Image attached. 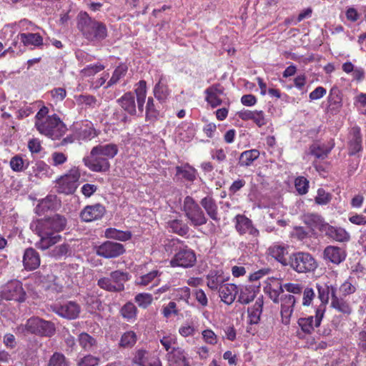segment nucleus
<instances>
[{
	"mask_svg": "<svg viewBox=\"0 0 366 366\" xmlns=\"http://www.w3.org/2000/svg\"><path fill=\"white\" fill-rule=\"evenodd\" d=\"M66 219L60 214L32 221L30 228L40 237L39 241L36 243V247L41 250H46L61 242V235L55 233L63 231L66 228Z\"/></svg>",
	"mask_w": 366,
	"mask_h": 366,
	"instance_id": "f257e3e1",
	"label": "nucleus"
},
{
	"mask_svg": "<svg viewBox=\"0 0 366 366\" xmlns=\"http://www.w3.org/2000/svg\"><path fill=\"white\" fill-rule=\"evenodd\" d=\"M77 27L83 36L89 41H102L107 36L105 24L92 19L86 12L79 14Z\"/></svg>",
	"mask_w": 366,
	"mask_h": 366,
	"instance_id": "f03ea898",
	"label": "nucleus"
},
{
	"mask_svg": "<svg viewBox=\"0 0 366 366\" xmlns=\"http://www.w3.org/2000/svg\"><path fill=\"white\" fill-rule=\"evenodd\" d=\"M182 211L189 224L194 227L204 225L207 218L197 202L190 196H187L183 202Z\"/></svg>",
	"mask_w": 366,
	"mask_h": 366,
	"instance_id": "7ed1b4c3",
	"label": "nucleus"
},
{
	"mask_svg": "<svg viewBox=\"0 0 366 366\" xmlns=\"http://www.w3.org/2000/svg\"><path fill=\"white\" fill-rule=\"evenodd\" d=\"M36 128L40 134L54 140L60 139L66 131L65 124L56 114L48 116L46 120L38 123Z\"/></svg>",
	"mask_w": 366,
	"mask_h": 366,
	"instance_id": "20e7f679",
	"label": "nucleus"
},
{
	"mask_svg": "<svg viewBox=\"0 0 366 366\" xmlns=\"http://www.w3.org/2000/svg\"><path fill=\"white\" fill-rule=\"evenodd\" d=\"M288 266L297 273H307L314 271L317 264L310 253L298 252L289 257Z\"/></svg>",
	"mask_w": 366,
	"mask_h": 366,
	"instance_id": "39448f33",
	"label": "nucleus"
},
{
	"mask_svg": "<svg viewBox=\"0 0 366 366\" xmlns=\"http://www.w3.org/2000/svg\"><path fill=\"white\" fill-rule=\"evenodd\" d=\"M130 279L128 272L115 270L110 273L109 277H102L98 280V285L103 290L112 292L124 290V283Z\"/></svg>",
	"mask_w": 366,
	"mask_h": 366,
	"instance_id": "423d86ee",
	"label": "nucleus"
},
{
	"mask_svg": "<svg viewBox=\"0 0 366 366\" xmlns=\"http://www.w3.org/2000/svg\"><path fill=\"white\" fill-rule=\"evenodd\" d=\"M80 178V172L78 168L73 167L69 172L61 177L56 182L57 191L65 194H73L77 187Z\"/></svg>",
	"mask_w": 366,
	"mask_h": 366,
	"instance_id": "0eeeda50",
	"label": "nucleus"
},
{
	"mask_svg": "<svg viewBox=\"0 0 366 366\" xmlns=\"http://www.w3.org/2000/svg\"><path fill=\"white\" fill-rule=\"evenodd\" d=\"M1 296L6 300L23 302L26 300V292L22 283L18 280H11L4 285L1 289Z\"/></svg>",
	"mask_w": 366,
	"mask_h": 366,
	"instance_id": "6e6552de",
	"label": "nucleus"
},
{
	"mask_svg": "<svg viewBox=\"0 0 366 366\" xmlns=\"http://www.w3.org/2000/svg\"><path fill=\"white\" fill-rule=\"evenodd\" d=\"M30 334L45 337H51L56 331L54 324L37 317L29 319Z\"/></svg>",
	"mask_w": 366,
	"mask_h": 366,
	"instance_id": "1a4fd4ad",
	"label": "nucleus"
},
{
	"mask_svg": "<svg viewBox=\"0 0 366 366\" xmlns=\"http://www.w3.org/2000/svg\"><path fill=\"white\" fill-rule=\"evenodd\" d=\"M196 255L193 250L187 246L179 248L170 260L172 267H181L184 268L192 267L196 262Z\"/></svg>",
	"mask_w": 366,
	"mask_h": 366,
	"instance_id": "9d476101",
	"label": "nucleus"
},
{
	"mask_svg": "<svg viewBox=\"0 0 366 366\" xmlns=\"http://www.w3.org/2000/svg\"><path fill=\"white\" fill-rule=\"evenodd\" d=\"M124 252L125 249L122 244L109 240L96 247L97 254L106 259L117 257Z\"/></svg>",
	"mask_w": 366,
	"mask_h": 366,
	"instance_id": "9b49d317",
	"label": "nucleus"
},
{
	"mask_svg": "<svg viewBox=\"0 0 366 366\" xmlns=\"http://www.w3.org/2000/svg\"><path fill=\"white\" fill-rule=\"evenodd\" d=\"M324 305L318 306L315 310V316L299 318L297 323L301 330L307 334H311L315 327H318L324 317Z\"/></svg>",
	"mask_w": 366,
	"mask_h": 366,
	"instance_id": "f8f14e48",
	"label": "nucleus"
},
{
	"mask_svg": "<svg viewBox=\"0 0 366 366\" xmlns=\"http://www.w3.org/2000/svg\"><path fill=\"white\" fill-rule=\"evenodd\" d=\"M83 162L86 167L94 172H106L110 168L109 159L99 154H92V149L89 156L84 157Z\"/></svg>",
	"mask_w": 366,
	"mask_h": 366,
	"instance_id": "ddd939ff",
	"label": "nucleus"
},
{
	"mask_svg": "<svg viewBox=\"0 0 366 366\" xmlns=\"http://www.w3.org/2000/svg\"><path fill=\"white\" fill-rule=\"evenodd\" d=\"M237 232L240 235L248 234L252 237H257L259 230L254 227L250 219L243 214H237L233 219Z\"/></svg>",
	"mask_w": 366,
	"mask_h": 366,
	"instance_id": "4468645a",
	"label": "nucleus"
},
{
	"mask_svg": "<svg viewBox=\"0 0 366 366\" xmlns=\"http://www.w3.org/2000/svg\"><path fill=\"white\" fill-rule=\"evenodd\" d=\"M51 308L54 312L69 320L77 318L81 311L80 306L73 301H69L62 305L54 304Z\"/></svg>",
	"mask_w": 366,
	"mask_h": 366,
	"instance_id": "2eb2a0df",
	"label": "nucleus"
},
{
	"mask_svg": "<svg viewBox=\"0 0 366 366\" xmlns=\"http://www.w3.org/2000/svg\"><path fill=\"white\" fill-rule=\"evenodd\" d=\"M72 130L78 140L87 141L96 136L93 124L88 120L76 122L72 125Z\"/></svg>",
	"mask_w": 366,
	"mask_h": 366,
	"instance_id": "dca6fc26",
	"label": "nucleus"
},
{
	"mask_svg": "<svg viewBox=\"0 0 366 366\" xmlns=\"http://www.w3.org/2000/svg\"><path fill=\"white\" fill-rule=\"evenodd\" d=\"M323 259L335 264H340L344 262L347 257V252L342 247L334 245H328L323 250Z\"/></svg>",
	"mask_w": 366,
	"mask_h": 366,
	"instance_id": "f3484780",
	"label": "nucleus"
},
{
	"mask_svg": "<svg viewBox=\"0 0 366 366\" xmlns=\"http://www.w3.org/2000/svg\"><path fill=\"white\" fill-rule=\"evenodd\" d=\"M323 232L328 238L339 242H348L351 239L350 233L345 229L329 224L325 225Z\"/></svg>",
	"mask_w": 366,
	"mask_h": 366,
	"instance_id": "a211bd4d",
	"label": "nucleus"
},
{
	"mask_svg": "<svg viewBox=\"0 0 366 366\" xmlns=\"http://www.w3.org/2000/svg\"><path fill=\"white\" fill-rule=\"evenodd\" d=\"M295 297L292 295H285L281 297V316L282 322L284 325L290 324V317L294 310L295 305Z\"/></svg>",
	"mask_w": 366,
	"mask_h": 366,
	"instance_id": "6ab92c4d",
	"label": "nucleus"
},
{
	"mask_svg": "<svg viewBox=\"0 0 366 366\" xmlns=\"http://www.w3.org/2000/svg\"><path fill=\"white\" fill-rule=\"evenodd\" d=\"M105 213L104 207L100 204L85 207L80 213L84 222H92L101 219Z\"/></svg>",
	"mask_w": 366,
	"mask_h": 366,
	"instance_id": "aec40b11",
	"label": "nucleus"
},
{
	"mask_svg": "<svg viewBox=\"0 0 366 366\" xmlns=\"http://www.w3.org/2000/svg\"><path fill=\"white\" fill-rule=\"evenodd\" d=\"M167 360L170 365L189 366V361L186 352L179 347L173 348V350L167 352Z\"/></svg>",
	"mask_w": 366,
	"mask_h": 366,
	"instance_id": "412c9836",
	"label": "nucleus"
},
{
	"mask_svg": "<svg viewBox=\"0 0 366 366\" xmlns=\"http://www.w3.org/2000/svg\"><path fill=\"white\" fill-rule=\"evenodd\" d=\"M219 297L221 300L227 305H232L236 297L237 292H238V286L234 284H224L218 290Z\"/></svg>",
	"mask_w": 366,
	"mask_h": 366,
	"instance_id": "4be33fe9",
	"label": "nucleus"
},
{
	"mask_svg": "<svg viewBox=\"0 0 366 366\" xmlns=\"http://www.w3.org/2000/svg\"><path fill=\"white\" fill-rule=\"evenodd\" d=\"M317 289L318 291V298L321 301L319 306L324 305V313L326 310V305L328 303L330 297L331 300L336 296L337 288L332 285H329L326 283L317 284Z\"/></svg>",
	"mask_w": 366,
	"mask_h": 366,
	"instance_id": "5701e85b",
	"label": "nucleus"
},
{
	"mask_svg": "<svg viewBox=\"0 0 366 366\" xmlns=\"http://www.w3.org/2000/svg\"><path fill=\"white\" fill-rule=\"evenodd\" d=\"M60 206V202L55 195H48L41 199L35 208V212L39 215L43 214L49 210L56 209Z\"/></svg>",
	"mask_w": 366,
	"mask_h": 366,
	"instance_id": "b1692460",
	"label": "nucleus"
},
{
	"mask_svg": "<svg viewBox=\"0 0 366 366\" xmlns=\"http://www.w3.org/2000/svg\"><path fill=\"white\" fill-rule=\"evenodd\" d=\"M153 94L155 98L161 102H164L169 96L170 90L167 85V79L163 74L159 76L158 82L154 87Z\"/></svg>",
	"mask_w": 366,
	"mask_h": 366,
	"instance_id": "393cba45",
	"label": "nucleus"
},
{
	"mask_svg": "<svg viewBox=\"0 0 366 366\" xmlns=\"http://www.w3.org/2000/svg\"><path fill=\"white\" fill-rule=\"evenodd\" d=\"M207 285L212 290H218L227 281L223 272L219 270L210 271L206 276Z\"/></svg>",
	"mask_w": 366,
	"mask_h": 366,
	"instance_id": "a878e982",
	"label": "nucleus"
},
{
	"mask_svg": "<svg viewBox=\"0 0 366 366\" xmlns=\"http://www.w3.org/2000/svg\"><path fill=\"white\" fill-rule=\"evenodd\" d=\"M23 264L27 270H34L40 265L39 253L33 248H27L24 254Z\"/></svg>",
	"mask_w": 366,
	"mask_h": 366,
	"instance_id": "bb28decb",
	"label": "nucleus"
},
{
	"mask_svg": "<svg viewBox=\"0 0 366 366\" xmlns=\"http://www.w3.org/2000/svg\"><path fill=\"white\" fill-rule=\"evenodd\" d=\"M160 274L161 273L158 270H152L149 273L137 278L135 284L138 286L149 287L152 289L159 285V277Z\"/></svg>",
	"mask_w": 366,
	"mask_h": 366,
	"instance_id": "cd10ccee",
	"label": "nucleus"
},
{
	"mask_svg": "<svg viewBox=\"0 0 366 366\" xmlns=\"http://www.w3.org/2000/svg\"><path fill=\"white\" fill-rule=\"evenodd\" d=\"M237 302L242 305H248L256 297V290L252 286L239 285L237 292Z\"/></svg>",
	"mask_w": 366,
	"mask_h": 366,
	"instance_id": "c85d7f7f",
	"label": "nucleus"
},
{
	"mask_svg": "<svg viewBox=\"0 0 366 366\" xmlns=\"http://www.w3.org/2000/svg\"><path fill=\"white\" fill-rule=\"evenodd\" d=\"M288 247L284 244H275L269 247V254L284 266L288 265L286 255L288 254Z\"/></svg>",
	"mask_w": 366,
	"mask_h": 366,
	"instance_id": "c756f323",
	"label": "nucleus"
},
{
	"mask_svg": "<svg viewBox=\"0 0 366 366\" xmlns=\"http://www.w3.org/2000/svg\"><path fill=\"white\" fill-rule=\"evenodd\" d=\"M200 204L207 215L214 221L219 222L220 218L218 215V207L215 200L211 197H205L202 199Z\"/></svg>",
	"mask_w": 366,
	"mask_h": 366,
	"instance_id": "7c9ffc66",
	"label": "nucleus"
},
{
	"mask_svg": "<svg viewBox=\"0 0 366 366\" xmlns=\"http://www.w3.org/2000/svg\"><path fill=\"white\" fill-rule=\"evenodd\" d=\"M267 285H269L266 288V292L268 294L269 298L274 303H279L280 295L284 292L282 285L280 280L277 279L272 278L269 280Z\"/></svg>",
	"mask_w": 366,
	"mask_h": 366,
	"instance_id": "2f4dec72",
	"label": "nucleus"
},
{
	"mask_svg": "<svg viewBox=\"0 0 366 366\" xmlns=\"http://www.w3.org/2000/svg\"><path fill=\"white\" fill-rule=\"evenodd\" d=\"M17 37L24 46L39 47L43 45V38L38 33H20Z\"/></svg>",
	"mask_w": 366,
	"mask_h": 366,
	"instance_id": "473e14b6",
	"label": "nucleus"
},
{
	"mask_svg": "<svg viewBox=\"0 0 366 366\" xmlns=\"http://www.w3.org/2000/svg\"><path fill=\"white\" fill-rule=\"evenodd\" d=\"M92 149V154H99L107 159L114 158L118 153V147L114 144H99Z\"/></svg>",
	"mask_w": 366,
	"mask_h": 366,
	"instance_id": "72a5a7b5",
	"label": "nucleus"
},
{
	"mask_svg": "<svg viewBox=\"0 0 366 366\" xmlns=\"http://www.w3.org/2000/svg\"><path fill=\"white\" fill-rule=\"evenodd\" d=\"M333 147V143L325 144L315 142L310 146V152L317 159H325L327 157Z\"/></svg>",
	"mask_w": 366,
	"mask_h": 366,
	"instance_id": "f704fd0d",
	"label": "nucleus"
},
{
	"mask_svg": "<svg viewBox=\"0 0 366 366\" xmlns=\"http://www.w3.org/2000/svg\"><path fill=\"white\" fill-rule=\"evenodd\" d=\"M121 107L131 115L136 114V104L134 96L132 92L125 93L117 100Z\"/></svg>",
	"mask_w": 366,
	"mask_h": 366,
	"instance_id": "c9c22d12",
	"label": "nucleus"
},
{
	"mask_svg": "<svg viewBox=\"0 0 366 366\" xmlns=\"http://www.w3.org/2000/svg\"><path fill=\"white\" fill-rule=\"evenodd\" d=\"M263 304V298L258 297L254 304L248 308V318L250 324H257L259 322L262 312Z\"/></svg>",
	"mask_w": 366,
	"mask_h": 366,
	"instance_id": "e433bc0d",
	"label": "nucleus"
},
{
	"mask_svg": "<svg viewBox=\"0 0 366 366\" xmlns=\"http://www.w3.org/2000/svg\"><path fill=\"white\" fill-rule=\"evenodd\" d=\"M342 100L341 92L337 87L332 88L327 97L328 110L340 109L342 107Z\"/></svg>",
	"mask_w": 366,
	"mask_h": 366,
	"instance_id": "4c0bfd02",
	"label": "nucleus"
},
{
	"mask_svg": "<svg viewBox=\"0 0 366 366\" xmlns=\"http://www.w3.org/2000/svg\"><path fill=\"white\" fill-rule=\"evenodd\" d=\"M104 236L107 239H114L124 242L132 238V233L129 231H122L110 227L105 230Z\"/></svg>",
	"mask_w": 366,
	"mask_h": 366,
	"instance_id": "58836bf2",
	"label": "nucleus"
},
{
	"mask_svg": "<svg viewBox=\"0 0 366 366\" xmlns=\"http://www.w3.org/2000/svg\"><path fill=\"white\" fill-rule=\"evenodd\" d=\"M304 222L305 224L310 227H315L320 232H323L325 225H327L328 223L325 222L323 218L317 214H307L304 217Z\"/></svg>",
	"mask_w": 366,
	"mask_h": 366,
	"instance_id": "ea45409f",
	"label": "nucleus"
},
{
	"mask_svg": "<svg viewBox=\"0 0 366 366\" xmlns=\"http://www.w3.org/2000/svg\"><path fill=\"white\" fill-rule=\"evenodd\" d=\"M135 94L137 95V101L139 110L142 112L144 110V104L147 95V83L144 80L139 81L135 85Z\"/></svg>",
	"mask_w": 366,
	"mask_h": 366,
	"instance_id": "a19ab883",
	"label": "nucleus"
},
{
	"mask_svg": "<svg viewBox=\"0 0 366 366\" xmlns=\"http://www.w3.org/2000/svg\"><path fill=\"white\" fill-rule=\"evenodd\" d=\"M167 224L170 231L182 237L187 235L189 231L188 225L182 219H172L169 221Z\"/></svg>",
	"mask_w": 366,
	"mask_h": 366,
	"instance_id": "79ce46f5",
	"label": "nucleus"
},
{
	"mask_svg": "<svg viewBox=\"0 0 366 366\" xmlns=\"http://www.w3.org/2000/svg\"><path fill=\"white\" fill-rule=\"evenodd\" d=\"M259 157V152L257 149L244 151L240 154L239 165L240 167L250 166Z\"/></svg>",
	"mask_w": 366,
	"mask_h": 366,
	"instance_id": "37998d69",
	"label": "nucleus"
},
{
	"mask_svg": "<svg viewBox=\"0 0 366 366\" xmlns=\"http://www.w3.org/2000/svg\"><path fill=\"white\" fill-rule=\"evenodd\" d=\"M330 305L332 308L342 314L348 315L352 312V308L349 303L343 299L337 297V295L331 300Z\"/></svg>",
	"mask_w": 366,
	"mask_h": 366,
	"instance_id": "c03bdc74",
	"label": "nucleus"
},
{
	"mask_svg": "<svg viewBox=\"0 0 366 366\" xmlns=\"http://www.w3.org/2000/svg\"><path fill=\"white\" fill-rule=\"evenodd\" d=\"M127 66L124 64L118 66L114 71L112 77L107 81L106 89L116 84L127 72Z\"/></svg>",
	"mask_w": 366,
	"mask_h": 366,
	"instance_id": "a18cd8bd",
	"label": "nucleus"
},
{
	"mask_svg": "<svg viewBox=\"0 0 366 366\" xmlns=\"http://www.w3.org/2000/svg\"><path fill=\"white\" fill-rule=\"evenodd\" d=\"M46 366H70L64 354L55 352L49 358Z\"/></svg>",
	"mask_w": 366,
	"mask_h": 366,
	"instance_id": "49530a36",
	"label": "nucleus"
},
{
	"mask_svg": "<svg viewBox=\"0 0 366 366\" xmlns=\"http://www.w3.org/2000/svg\"><path fill=\"white\" fill-rule=\"evenodd\" d=\"M177 134L184 142H189L194 135V129L189 124H182L177 129Z\"/></svg>",
	"mask_w": 366,
	"mask_h": 366,
	"instance_id": "de8ad7c7",
	"label": "nucleus"
},
{
	"mask_svg": "<svg viewBox=\"0 0 366 366\" xmlns=\"http://www.w3.org/2000/svg\"><path fill=\"white\" fill-rule=\"evenodd\" d=\"M137 309L132 302H127L121 309L122 317L130 321L137 317Z\"/></svg>",
	"mask_w": 366,
	"mask_h": 366,
	"instance_id": "09e8293b",
	"label": "nucleus"
},
{
	"mask_svg": "<svg viewBox=\"0 0 366 366\" xmlns=\"http://www.w3.org/2000/svg\"><path fill=\"white\" fill-rule=\"evenodd\" d=\"M104 68L105 66L100 63L89 64L81 69L80 74L83 77H91L104 70Z\"/></svg>",
	"mask_w": 366,
	"mask_h": 366,
	"instance_id": "8fccbe9b",
	"label": "nucleus"
},
{
	"mask_svg": "<svg viewBox=\"0 0 366 366\" xmlns=\"http://www.w3.org/2000/svg\"><path fill=\"white\" fill-rule=\"evenodd\" d=\"M69 252V245L68 244H61L56 246L49 252V255L56 259H61L68 254Z\"/></svg>",
	"mask_w": 366,
	"mask_h": 366,
	"instance_id": "3c124183",
	"label": "nucleus"
},
{
	"mask_svg": "<svg viewBox=\"0 0 366 366\" xmlns=\"http://www.w3.org/2000/svg\"><path fill=\"white\" fill-rule=\"evenodd\" d=\"M10 167L14 172H22L28 167L29 162L25 164V161L19 155L13 157L10 160Z\"/></svg>",
	"mask_w": 366,
	"mask_h": 366,
	"instance_id": "603ef678",
	"label": "nucleus"
},
{
	"mask_svg": "<svg viewBox=\"0 0 366 366\" xmlns=\"http://www.w3.org/2000/svg\"><path fill=\"white\" fill-rule=\"evenodd\" d=\"M160 343L167 352H170L173 348H177L178 347L177 339L172 335L162 337V338L160 339Z\"/></svg>",
	"mask_w": 366,
	"mask_h": 366,
	"instance_id": "864d4df0",
	"label": "nucleus"
},
{
	"mask_svg": "<svg viewBox=\"0 0 366 366\" xmlns=\"http://www.w3.org/2000/svg\"><path fill=\"white\" fill-rule=\"evenodd\" d=\"M361 142L362 139L360 135V132L356 131L354 133L352 139L350 142V155H354L362 149Z\"/></svg>",
	"mask_w": 366,
	"mask_h": 366,
	"instance_id": "5fc2aeb1",
	"label": "nucleus"
},
{
	"mask_svg": "<svg viewBox=\"0 0 366 366\" xmlns=\"http://www.w3.org/2000/svg\"><path fill=\"white\" fill-rule=\"evenodd\" d=\"M136 342V334L133 331H129L124 333L122 336L119 345L123 347H129L133 346Z\"/></svg>",
	"mask_w": 366,
	"mask_h": 366,
	"instance_id": "6e6d98bb",
	"label": "nucleus"
},
{
	"mask_svg": "<svg viewBox=\"0 0 366 366\" xmlns=\"http://www.w3.org/2000/svg\"><path fill=\"white\" fill-rule=\"evenodd\" d=\"M332 199V194L327 192L324 189L320 188L317 189V196L315 198V202L319 205H326Z\"/></svg>",
	"mask_w": 366,
	"mask_h": 366,
	"instance_id": "4d7b16f0",
	"label": "nucleus"
},
{
	"mask_svg": "<svg viewBox=\"0 0 366 366\" xmlns=\"http://www.w3.org/2000/svg\"><path fill=\"white\" fill-rule=\"evenodd\" d=\"M134 300L140 307L147 308L152 304L153 297L149 293H139L135 296Z\"/></svg>",
	"mask_w": 366,
	"mask_h": 366,
	"instance_id": "13d9d810",
	"label": "nucleus"
},
{
	"mask_svg": "<svg viewBox=\"0 0 366 366\" xmlns=\"http://www.w3.org/2000/svg\"><path fill=\"white\" fill-rule=\"evenodd\" d=\"M177 173L178 174H181L185 179L188 181H194L196 177V170L190 167H177Z\"/></svg>",
	"mask_w": 366,
	"mask_h": 366,
	"instance_id": "bf43d9fd",
	"label": "nucleus"
},
{
	"mask_svg": "<svg viewBox=\"0 0 366 366\" xmlns=\"http://www.w3.org/2000/svg\"><path fill=\"white\" fill-rule=\"evenodd\" d=\"M80 345L85 350H90L95 344V340L87 333H81L79 336Z\"/></svg>",
	"mask_w": 366,
	"mask_h": 366,
	"instance_id": "052dcab7",
	"label": "nucleus"
},
{
	"mask_svg": "<svg viewBox=\"0 0 366 366\" xmlns=\"http://www.w3.org/2000/svg\"><path fill=\"white\" fill-rule=\"evenodd\" d=\"M295 186L300 194H305L308 192L309 182L303 177H299L295 179Z\"/></svg>",
	"mask_w": 366,
	"mask_h": 366,
	"instance_id": "680f3d73",
	"label": "nucleus"
},
{
	"mask_svg": "<svg viewBox=\"0 0 366 366\" xmlns=\"http://www.w3.org/2000/svg\"><path fill=\"white\" fill-rule=\"evenodd\" d=\"M79 104L88 106L89 107H95L97 105V99L92 95H79L76 97Z\"/></svg>",
	"mask_w": 366,
	"mask_h": 366,
	"instance_id": "e2e57ef3",
	"label": "nucleus"
},
{
	"mask_svg": "<svg viewBox=\"0 0 366 366\" xmlns=\"http://www.w3.org/2000/svg\"><path fill=\"white\" fill-rule=\"evenodd\" d=\"M158 115V111L155 108L154 99L149 97L146 106V116L147 119H155Z\"/></svg>",
	"mask_w": 366,
	"mask_h": 366,
	"instance_id": "0e129e2a",
	"label": "nucleus"
},
{
	"mask_svg": "<svg viewBox=\"0 0 366 366\" xmlns=\"http://www.w3.org/2000/svg\"><path fill=\"white\" fill-rule=\"evenodd\" d=\"M133 362L139 366H147V352L144 350L137 351L133 358Z\"/></svg>",
	"mask_w": 366,
	"mask_h": 366,
	"instance_id": "69168bd1",
	"label": "nucleus"
},
{
	"mask_svg": "<svg viewBox=\"0 0 366 366\" xmlns=\"http://www.w3.org/2000/svg\"><path fill=\"white\" fill-rule=\"evenodd\" d=\"M52 165L57 167L62 165L67 161V156L59 152H54L51 155Z\"/></svg>",
	"mask_w": 366,
	"mask_h": 366,
	"instance_id": "338daca9",
	"label": "nucleus"
},
{
	"mask_svg": "<svg viewBox=\"0 0 366 366\" xmlns=\"http://www.w3.org/2000/svg\"><path fill=\"white\" fill-rule=\"evenodd\" d=\"M99 360L92 355H86L79 360L77 366H98Z\"/></svg>",
	"mask_w": 366,
	"mask_h": 366,
	"instance_id": "774afa93",
	"label": "nucleus"
}]
</instances>
